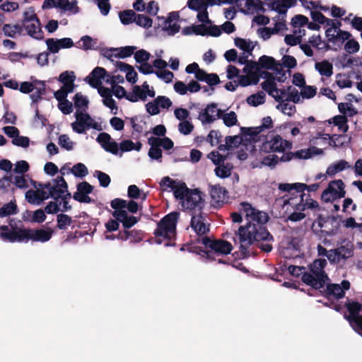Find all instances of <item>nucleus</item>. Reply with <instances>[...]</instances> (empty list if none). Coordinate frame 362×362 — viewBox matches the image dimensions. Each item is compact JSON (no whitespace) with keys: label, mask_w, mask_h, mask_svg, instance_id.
<instances>
[{"label":"nucleus","mask_w":362,"mask_h":362,"mask_svg":"<svg viewBox=\"0 0 362 362\" xmlns=\"http://www.w3.org/2000/svg\"><path fill=\"white\" fill-rule=\"evenodd\" d=\"M240 211L245 214L247 223L235 232L233 238L235 246L244 257L249 254V249L255 243L262 250L270 252L274 238L264 226L269 220L267 214L253 208L247 202L240 204Z\"/></svg>","instance_id":"f257e3e1"},{"label":"nucleus","mask_w":362,"mask_h":362,"mask_svg":"<svg viewBox=\"0 0 362 362\" xmlns=\"http://www.w3.org/2000/svg\"><path fill=\"white\" fill-rule=\"evenodd\" d=\"M33 186L36 189H29L25 195L26 201L31 204L40 205L50 197L59 201V198L71 196L67 183L62 176H57L46 183L33 182Z\"/></svg>","instance_id":"f03ea898"},{"label":"nucleus","mask_w":362,"mask_h":362,"mask_svg":"<svg viewBox=\"0 0 362 362\" xmlns=\"http://www.w3.org/2000/svg\"><path fill=\"white\" fill-rule=\"evenodd\" d=\"M264 78L265 81L261 83V86L276 102L279 103L285 102L298 103L300 102V94L296 88L291 86L281 88H278L276 78L269 73L265 74Z\"/></svg>","instance_id":"7ed1b4c3"},{"label":"nucleus","mask_w":362,"mask_h":362,"mask_svg":"<svg viewBox=\"0 0 362 362\" xmlns=\"http://www.w3.org/2000/svg\"><path fill=\"white\" fill-rule=\"evenodd\" d=\"M204 194L197 189H190L185 185L183 188L177 189L175 199L185 211L191 214L202 211L205 205Z\"/></svg>","instance_id":"20e7f679"},{"label":"nucleus","mask_w":362,"mask_h":362,"mask_svg":"<svg viewBox=\"0 0 362 362\" xmlns=\"http://www.w3.org/2000/svg\"><path fill=\"white\" fill-rule=\"evenodd\" d=\"M286 192L288 194L283 197V199L284 208L288 214L287 219L293 222L303 220L305 217L303 211L305 210L304 198L306 194L298 190Z\"/></svg>","instance_id":"39448f33"},{"label":"nucleus","mask_w":362,"mask_h":362,"mask_svg":"<svg viewBox=\"0 0 362 362\" xmlns=\"http://www.w3.org/2000/svg\"><path fill=\"white\" fill-rule=\"evenodd\" d=\"M327 264L325 259H315L310 265V272L305 273L302 276V281L316 289L324 288L326 282L329 280L325 272Z\"/></svg>","instance_id":"423d86ee"},{"label":"nucleus","mask_w":362,"mask_h":362,"mask_svg":"<svg viewBox=\"0 0 362 362\" xmlns=\"http://www.w3.org/2000/svg\"><path fill=\"white\" fill-rule=\"evenodd\" d=\"M207 250H202L201 256L211 260H216V257L222 255L229 254L232 249V245L223 240H211L209 238L204 237L200 240Z\"/></svg>","instance_id":"0eeeda50"},{"label":"nucleus","mask_w":362,"mask_h":362,"mask_svg":"<svg viewBox=\"0 0 362 362\" xmlns=\"http://www.w3.org/2000/svg\"><path fill=\"white\" fill-rule=\"evenodd\" d=\"M180 213L177 211L171 212L165 216L158 223L154 235L158 238H164L171 240L175 235L176 226Z\"/></svg>","instance_id":"6e6552de"},{"label":"nucleus","mask_w":362,"mask_h":362,"mask_svg":"<svg viewBox=\"0 0 362 362\" xmlns=\"http://www.w3.org/2000/svg\"><path fill=\"white\" fill-rule=\"evenodd\" d=\"M74 116L76 120L71 124L74 132L81 134L90 129L98 131L102 130L101 124L95 122L88 113L76 110Z\"/></svg>","instance_id":"1a4fd4ad"},{"label":"nucleus","mask_w":362,"mask_h":362,"mask_svg":"<svg viewBox=\"0 0 362 362\" xmlns=\"http://www.w3.org/2000/svg\"><path fill=\"white\" fill-rule=\"evenodd\" d=\"M189 109H195L198 112L197 119L203 125L211 124L221 118L223 110L218 107L215 103L207 104L202 108L199 104L192 103L189 105Z\"/></svg>","instance_id":"9d476101"},{"label":"nucleus","mask_w":362,"mask_h":362,"mask_svg":"<svg viewBox=\"0 0 362 362\" xmlns=\"http://www.w3.org/2000/svg\"><path fill=\"white\" fill-rule=\"evenodd\" d=\"M341 25V23L339 21H335L333 25L327 28L325 31L327 44L335 50L341 47L344 42L351 37L349 32L341 30L339 28Z\"/></svg>","instance_id":"9b49d317"},{"label":"nucleus","mask_w":362,"mask_h":362,"mask_svg":"<svg viewBox=\"0 0 362 362\" xmlns=\"http://www.w3.org/2000/svg\"><path fill=\"white\" fill-rule=\"evenodd\" d=\"M292 147L293 144L291 141L284 139L279 135H275L262 143L261 150L266 153H284L286 149L290 150Z\"/></svg>","instance_id":"f8f14e48"},{"label":"nucleus","mask_w":362,"mask_h":362,"mask_svg":"<svg viewBox=\"0 0 362 362\" xmlns=\"http://www.w3.org/2000/svg\"><path fill=\"white\" fill-rule=\"evenodd\" d=\"M300 249V240L298 238L286 237L280 243L279 253L286 259L298 257Z\"/></svg>","instance_id":"ddd939ff"},{"label":"nucleus","mask_w":362,"mask_h":362,"mask_svg":"<svg viewBox=\"0 0 362 362\" xmlns=\"http://www.w3.org/2000/svg\"><path fill=\"white\" fill-rule=\"evenodd\" d=\"M346 307L349 312V315L346 318L349 321L353 329L357 332H362V316L359 313L362 309V305L354 300H348Z\"/></svg>","instance_id":"4468645a"},{"label":"nucleus","mask_w":362,"mask_h":362,"mask_svg":"<svg viewBox=\"0 0 362 362\" xmlns=\"http://www.w3.org/2000/svg\"><path fill=\"white\" fill-rule=\"evenodd\" d=\"M346 191L344 184L341 180L331 181L326 189L322 192L321 197L325 202H330L335 199L344 197Z\"/></svg>","instance_id":"2eb2a0df"},{"label":"nucleus","mask_w":362,"mask_h":362,"mask_svg":"<svg viewBox=\"0 0 362 362\" xmlns=\"http://www.w3.org/2000/svg\"><path fill=\"white\" fill-rule=\"evenodd\" d=\"M323 154V150L315 146L308 148L300 149L295 152L284 153L281 158L279 162H288L293 158L296 159H308L314 156Z\"/></svg>","instance_id":"dca6fc26"},{"label":"nucleus","mask_w":362,"mask_h":362,"mask_svg":"<svg viewBox=\"0 0 362 362\" xmlns=\"http://www.w3.org/2000/svg\"><path fill=\"white\" fill-rule=\"evenodd\" d=\"M190 226L198 235H203L209 231L207 214L202 211L192 214Z\"/></svg>","instance_id":"f3484780"},{"label":"nucleus","mask_w":362,"mask_h":362,"mask_svg":"<svg viewBox=\"0 0 362 362\" xmlns=\"http://www.w3.org/2000/svg\"><path fill=\"white\" fill-rule=\"evenodd\" d=\"M172 105L173 103L168 97L159 95L146 104V110L149 115H156L160 113V109L168 110Z\"/></svg>","instance_id":"a211bd4d"},{"label":"nucleus","mask_w":362,"mask_h":362,"mask_svg":"<svg viewBox=\"0 0 362 362\" xmlns=\"http://www.w3.org/2000/svg\"><path fill=\"white\" fill-rule=\"evenodd\" d=\"M259 64L262 68L276 71L275 78L277 81L284 82L286 78V74L279 71V69L281 68V65L276 63L273 57L263 55L259 59ZM273 76L274 77V76Z\"/></svg>","instance_id":"6ab92c4d"},{"label":"nucleus","mask_w":362,"mask_h":362,"mask_svg":"<svg viewBox=\"0 0 362 362\" xmlns=\"http://www.w3.org/2000/svg\"><path fill=\"white\" fill-rule=\"evenodd\" d=\"M26 243L28 240L45 243L50 240L53 231L50 228L47 229H25Z\"/></svg>","instance_id":"aec40b11"},{"label":"nucleus","mask_w":362,"mask_h":362,"mask_svg":"<svg viewBox=\"0 0 362 362\" xmlns=\"http://www.w3.org/2000/svg\"><path fill=\"white\" fill-rule=\"evenodd\" d=\"M96 141L100 144L102 148L107 152L114 155L119 153V145L106 132H102L98 134Z\"/></svg>","instance_id":"412c9836"},{"label":"nucleus","mask_w":362,"mask_h":362,"mask_svg":"<svg viewBox=\"0 0 362 362\" xmlns=\"http://www.w3.org/2000/svg\"><path fill=\"white\" fill-rule=\"evenodd\" d=\"M111 207L117 210H125L132 214H136L139 210V204L134 199L127 201L122 199L116 198L111 201Z\"/></svg>","instance_id":"4be33fe9"},{"label":"nucleus","mask_w":362,"mask_h":362,"mask_svg":"<svg viewBox=\"0 0 362 362\" xmlns=\"http://www.w3.org/2000/svg\"><path fill=\"white\" fill-rule=\"evenodd\" d=\"M93 187L87 182H81L77 185V190L74 193L73 198L81 203H90L91 199L88 194L92 192Z\"/></svg>","instance_id":"5701e85b"},{"label":"nucleus","mask_w":362,"mask_h":362,"mask_svg":"<svg viewBox=\"0 0 362 362\" xmlns=\"http://www.w3.org/2000/svg\"><path fill=\"white\" fill-rule=\"evenodd\" d=\"M105 76L106 70L103 67L97 66L86 77L85 81L91 87L98 88L103 84Z\"/></svg>","instance_id":"b1692460"},{"label":"nucleus","mask_w":362,"mask_h":362,"mask_svg":"<svg viewBox=\"0 0 362 362\" xmlns=\"http://www.w3.org/2000/svg\"><path fill=\"white\" fill-rule=\"evenodd\" d=\"M319 187L320 185L317 183L312 184L310 185L300 182L293 184L280 183L279 185V189L281 191L298 190L302 193H304L305 189L308 192H315L319 188Z\"/></svg>","instance_id":"393cba45"},{"label":"nucleus","mask_w":362,"mask_h":362,"mask_svg":"<svg viewBox=\"0 0 362 362\" xmlns=\"http://www.w3.org/2000/svg\"><path fill=\"white\" fill-rule=\"evenodd\" d=\"M179 15L177 12H171L167 18H162L163 20V29L165 30L168 35H173L178 33L180 26L177 23Z\"/></svg>","instance_id":"a878e982"},{"label":"nucleus","mask_w":362,"mask_h":362,"mask_svg":"<svg viewBox=\"0 0 362 362\" xmlns=\"http://www.w3.org/2000/svg\"><path fill=\"white\" fill-rule=\"evenodd\" d=\"M350 288V283L347 280H343L340 284H332L327 286V292L329 296H332L337 299L344 296L345 291Z\"/></svg>","instance_id":"bb28decb"},{"label":"nucleus","mask_w":362,"mask_h":362,"mask_svg":"<svg viewBox=\"0 0 362 362\" xmlns=\"http://www.w3.org/2000/svg\"><path fill=\"white\" fill-rule=\"evenodd\" d=\"M0 238L4 241H8L10 243H26L25 229L11 230L7 232H1L0 233Z\"/></svg>","instance_id":"cd10ccee"},{"label":"nucleus","mask_w":362,"mask_h":362,"mask_svg":"<svg viewBox=\"0 0 362 362\" xmlns=\"http://www.w3.org/2000/svg\"><path fill=\"white\" fill-rule=\"evenodd\" d=\"M112 216L120 223H122L124 228H129L134 226L139 219L127 214L126 210H117L113 212Z\"/></svg>","instance_id":"c85d7f7f"},{"label":"nucleus","mask_w":362,"mask_h":362,"mask_svg":"<svg viewBox=\"0 0 362 362\" xmlns=\"http://www.w3.org/2000/svg\"><path fill=\"white\" fill-rule=\"evenodd\" d=\"M212 202L216 204H223L228 197V191L220 185L212 186L210 190Z\"/></svg>","instance_id":"c756f323"},{"label":"nucleus","mask_w":362,"mask_h":362,"mask_svg":"<svg viewBox=\"0 0 362 362\" xmlns=\"http://www.w3.org/2000/svg\"><path fill=\"white\" fill-rule=\"evenodd\" d=\"M117 69L126 73V78L131 83H135L137 81V73L133 66L124 62L117 61L115 63Z\"/></svg>","instance_id":"7c9ffc66"},{"label":"nucleus","mask_w":362,"mask_h":362,"mask_svg":"<svg viewBox=\"0 0 362 362\" xmlns=\"http://www.w3.org/2000/svg\"><path fill=\"white\" fill-rule=\"evenodd\" d=\"M28 35L36 40H42L44 37V33L42 30L39 20L23 25Z\"/></svg>","instance_id":"2f4dec72"},{"label":"nucleus","mask_w":362,"mask_h":362,"mask_svg":"<svg viewBox=\"0 0 362 362\" xmlns=\"http://www.w3.org/2000/svg\"><path fill=\"white\" fill-rule=\"evenodd\" d=\"M351 165L345 160H339L331 163L327 168L326 175L330 177L334 176L346 169L351 168Z\"/></svg>","instance_id":"473e14b6"},{"label":"nucleus","mask_w":362,"mask_h":362,"mask_svg":"<svg viewBox=\"0 0 362 362\" xmlns=\"http://www.w3.org/2000/svg\"><path fill=\"white\" fill-rule=\"evenodd\" d=\"M186 184L182 182L174 180L168 176L163 177L160 182V186L163 190L170 189L173 191L174 197H175V192L177 189L183 188Z\"/></svg>","instance_id":"72a5a7b5"},{"label":"nucleus","mask_w":362,"mask_h":362,"mask_svg":"<svg viewBox=\"0 0 362 362\" xmlns=\"http://www.w3.org/2000/svg\"><path fill=\"white\" fill-rule=\"evenodd\" d=\"M76 76L74 71H66L62 72L59 77V81L63 83L62 87L67 88L68 91H74V81Z\"/></svg>","instance_id":"f704fd0d"},{"label":"nucleus","mask_w":362,"mask_h":362,"mask_svg":"<svg viewBox=\"0 0 362 362\" xmlns=\"http://www.w3.org/2000/svg\"><path fill=\"white\" fill-rule=\"evenodd\" d=\"M187 6L189 8L196 11L206 10L209 6L216 5L214 0H188Z\"/></svg>","instance_id":"c9c22d12"},{"label":"nucleus","mask_w":362,"mask_h":362,"mask_svg":"<svg viewBox=\"0 0 362 362\" xmlns=\"http://www.w3.org/2000/svg\"><path fill=\"white\" fill-rule=\"evenodd\" d=\"M45 94V84L44 81L35 79V86L33 88V93L30 94V98L32 100V104H36L42 98Z\"/></svg>","instance_id":"e433bc0d"},{"label":"nucleus","mask_w":362,"mask_h":362,"mask_svg":"<svg viewBox=\"0 0 362 362\" xmlns=\"http://www.w3.org/2000/svg\"><path fill=\"white\" fill-rule=\"evenodd\" d=\"M339 264H344L345 262L354 255V249L351 245H341L336 248Z\"/></svg>","instance_id":"4c0bfd02"},{"label":"nucleus","mask_w":362,"mask_h":362,"mask_svg":"<svg viewBox=\"0 0 362 362\" xmlns=\"http://www.w3.org/2000/svg\"><path fill=\"white\" fill-rule=\"evenodd\" d=\"M315 69L322 76L328 78L333 74V65L326 59L316 62Z\"/></svg>","instance_id":"58836bf2"},{"label":"nucleus","mask_w":362,"mask_h":362,"mask_svg":"<svg viewBox=\"0 0 362 362\" xmlns=\"http://www.w3.org/2000/svg\"><path fill=\"white\" fill-rule=\"evenodd\" d=\"M127 196L131 199H140L144 202L147 198V194L141 190L136 185H132L128 187Z\"/></svg>","instance_id":"ea45409f"},{"label":"nucleus","mask_w":362,"mask_h":362,"mask_svg":"<svg viewBox=\"0 0 362 362\" xmlns=\"http://www.w3.org/2000/svg\"><path fill=\"white\" fill-rule=\"evenodd\" d=\"M142 144L141 142L138 141L136 143H134L131 140H124L119 145V151H121L120 156L123 152L131 151L135 150L136 151H139L141 148Z\"/></svg>","instance_id":"a19ab883"},{"label":"nucleus","mask_w":362,"mask_h":362,"mask_svg":"<svg viewBox=\"0 0 362 362\" xmlns=\"http://www.w3.org/2000/svg\"><path fill=\"white\" fill-rule=\"evenodd\" d=\"M233 168L232 164L223 163L216 167L214 172L217 177L224 179L230 176Z\"/></svg>","instance_id":"79ce46f5"},{"label":"nucleus","mask_w":362,"mask_h":362,"mask_svg":"<svg viewBox=\"0 0 362 362\" xmlns=\"http://www.w3.org/2000/svg\"><path fill=\"white\" fill-rule=\"evenodd\" d=\"M151 141L153 144L154 146L162 147L165 151L170 150L174 146L173 141L170 138L165 136L163 138L151 136Z\"/></svg>","instance_id":"37998d69"},{"label":"nucleus","mask_w":362,"mask_h":362,"mask_svg":"<svg viewBox=\"0 0 362 362\" xmlns=\"http://www.w3.org/2000/svg\"><path fill=\"white\" fill-rule=\"evenodd\" d=\"M221 118L223 119V124L228 127H233L238 123L237 115L234 111L225 113L223 110Z\"/></svg>","instance_id":"c03bdc74"},{"label":"nucleus","mask_w":362,"mask_h":362,"mask_svg":"<svg viewBox=\"0 0 362 362\" xmlns=\"http://www.w3.org/2000/svg\"><path fill=\"white\" fill-rule=\"evenodd\" d=\"M311 17L315 22L325 25L327 28H329L331 25H333L336 21L325 17L322 13L319 11H312Z\"/></svg>","instance_id":"a18cd8bd"},{"label":"nucleus","mask_w":362,"mask_h":362,"mask_svg":"<svg viewBox=\"0 0 362 362\" xmlns=\"http://www.w3.org/2000/svg\"><path fill=\"white\" fill-rule=\"evenodd\" d=\"M148 143L151 146L148 151V156L152 160H156L159 163L162 162V150L158 146H154L151 141V137L148 139Z\"/></svg>","instance_id":"49530a36"},{"label":"nucleus","mask_w":362,"mask_h":362,"mask_svg":"<svg viewBox=\"0 0 362 362\" xmlns=\"http://www.w3.org/2000/svg\"><path fill=\"white\" fill-rule=\"evenodd\" d=\"M3 32L7 37L14 38L22 32V27L20 25L5 24L3 27Z\"/></svg>","instance_id":"de8ad7c7"},{"label":"nucleus","mask_w":362,"mask_h":362,"mask_svg":"<svg viewBox=\"0 0 362 362\" xmlns=\"http://www.w3.org/2000/svg\"><path fill=\"white\" fill-rule=\"evenodd\" d=\"M309 43L314 47L318 49H332L331 45H328L327 42L322 40L320 35H313L309 38Z\"/></svg>","instance_id":"09e8293b"},{"label":"nucleus","mask_w":362,"mask_h":362,"mask_svg":"<svg viewBox=\"0 0 362 362\" xmlns=\"http://www.w3.org/2000/svg\"><path fill=\"white\" fill-rule=\"evenodd\" d=\"M71 173L76 177H84L88 173V168L86 166L81 163H78L74 165L71 168L67 169V173Z\"/></svg>","instance_id":"8fccbe9b"},{"label":"nucleus","mask_w":362,"mask_h":362,"mask_svg":"<svg viewBox=\"0 0 362 362\" xmlns=\"http://www.w3.org/2000/svg\"><path fill=\"white\" fill-rule=\"evenodd\" d=\"M247 102L249 105L257 107L264 103L265 94L264 92L260 91L256 94L251 95L247 98Z\"/></svg>","instance_id":"3c124183"},{"label":"nucleus","mask_w":362,"mask_h":362,"mask_svg":"<svg viewBox=\"0 0 362 362\" xmlns=\"http://www.w3.org/2000/svg\"><path fill=\"white\" fill-rule=\"evenodd\" d=\"M235 45L244 52H252L255 47L251 41L240 37L235 39Z\"/></svg>","instance_id":"603ef678"},{"label":"nucleus","mask_w":362,"mask_h":362,"mask_svg":"<svg viewBox=\"0 0 362 362\" xmlns=\"http://www.w3.org/2000/svg\"><path fill=\"white\" fill-rule=\"evenodd\" d=\"M57 227L60 230H66L71 226L73 221L71 217L64 214H59L57 216Z\"/></svg>","instance_id":"864d4df0"},{"label":"nucleus","mask_w":362,"mask_h":362,"mask_svg":"<svg viewBox=\"0 0 362 362\" xmlns=\"http://www.w3.org/2000/svg\"><path fill=\"white\" fill-rule=\"evenodd\" d=\"M74 106L76 110L86 112L88 107V100L86 97H84L81 93H76L74 98Z\"/></svg>","instance_id":"5fc2aeb1"},{"label":"nucleus","mask_w":362,"mask_h":362,"mask_svg":"<svg viewBox=\"0 0 362 362\" xmlns=\"http://www.w3.org/2000/svg\"><path fill=\"white\" fill-rule=\"evenodd\" d=\"M136 15V13L133 10H126L120 12L119 17L122 24L129 25L134 22Z\"/></svg>","instance_id":"6e6d98bb"},{"label":"nucleus","mask_w":362,"mask_h":362,"mask_svg":"<svg viewBox=\"0 0 362 362\" xmlns=\"http://www.w3.org/2000/svg\"><path fill=\"white\" fill-rule=\"evenodd\" d=\"M17 213V206L13 202H10L4 204L0 208V216L5 217L9 215L16 214Z\"/></svg>","instance_id":"4d7b16f0"},{"label":"nucleus","mask_w":362,"mask_h":362,"mask_svg":"<svg viewBox=\"0 0 362 362\" xmlns=\"http://www.w3.org/2000/svg\"><path fill=\"white\" fill-rule=\"evenodd\" d=\"M136 47L134 46H126L117 48V53L115 54V57L117 58H126L132 56Z\"/></svg>","instance_id":"13d9d810"},{"label":"nucleus","mask_w":362,"mask_h":362,"mask_svg":"<svg viewBox=\"0 0 362 362\" xmlns=\"http://www.w3.org/2000/svg\"><path fill=\"white\" fill-rule=\"evenodd\" d=\"M134 23L144 28H149L152 25V19L144 14H136Z\"/></svg>","instance_id":"bf43d9fd"},{"label":"nucleus","mask_w":362,"mask_h":362,"mask_svg":"<svg viewBox=\"0 0 362 362\" xmlns=\"http://www.w3.org/2000/svg\"><path fill=\"white\" fill-rule=\"evenodd\" d=\"M291 103V102H285L279 103L276 105V109L281 110L285 115L291 116L296 112V106Z\"/></svg>","instance_id":"052dcab7"},{"label":"nucleus","mask_w":362,"mask_h":362,"mask_svg":"<svg viewBox=\"0 0 362 362\" xmlns=\"http://www.w3.org/2000/svg\"><path fill=\"white\" fill-rule=\"evenodd\" d=\"M273 122L271 117H265L262 120V124L259 127L255 128L251 134H257L264 129H269L272 127Z\"/></svg>","instance_id":"680f3d73"},{"label":"nucleus","mask_w":362,"mask_h":362,"mask_svg":"<svg viewBox=\"0 0 362 362\" xmlns=\"http://www.w3.org/2000/svg\"><path fill=\"white\" fill-rule=\"evenodd\" d=\"M333 124L337 126L339 129L343 132L348 130L347 118L344 115H337L333 117Z\"/></svg>","instance_id":"e2e57ef3"},{"label":"nucleus","mask_w":362,"mask_h":362,"mask_svg":"<svg viewBox=\"0 0 362 362\" xmlns=\"http://www.w3.org/2000/svg\"><path fill=\"white\" fill-rule=\"evenodd\" d=\"M58 144L62 148L67 151L72 150L74 146V143L66 134H62L59 136Z\"/></svg>","instance_id":"0e129e2a"},{"label":"nucleus","mask_w":362,"mask_h":362,"mask_svg":"<svg viewBox=\"0 0 362 362\" xmlns=\"http://www.w3.org/2000/svg\"><path fill=\"white\" fill-rule=\"evenodd\" d=\"M94 177L98 178L100 185L103 187H108L111 181L110 177L107 174L100 170L95 171Z\"/></svg>","instance_id":"69168bd1"},{"label":"nucleus","mask_w":362,"mask_h":362,"mask_svg":"<svg viewBox=\"0 0 362 362\" xmlns=\"http://www.w3.org/2000/svg\"><path fill=\"white\" fill-rule=\"evenodd\" d=\"M194 129V125L188 120L180 122L178 124V131L183 135H189Z\"/></svg>","instance_id":"338daca9"},{"label":"nucleus","mask_w":362,"mask_h":362,"mask_svg":"<svg viewBox=\"0 0 362 362\" xmlns=\"http://www.w3.org/2000/svg\"><path fill=\"white\" fill-rule=\"evenodd\" d=\"M151 57V54L145 49H139L134 53V59L139 64L148 62Z\"/></svg>","instance_id":"774afa93"}]
</instances>
